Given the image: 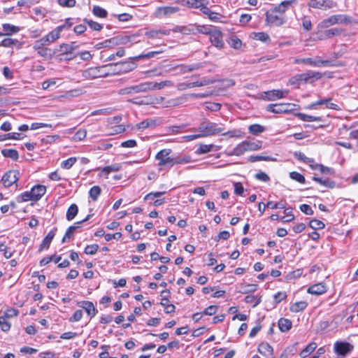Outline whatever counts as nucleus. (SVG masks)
Returning <instances> with one entry per match:
<instances>
[{
    "mask_svg": "<svg viewBox=\"0 0 358 358\" xmlns=\"http://www.w3.org/2000/svg\"><path fill=\"white\" fill-rule=\"evenodd\" d=\"M224 127L222 124L210 122L208 120L203 121L199 127L195 129V132H199L201 138L216 136L224 131Z\"/></svg>",
    "mask_w": 358,
    "mask_h": 358,
    "instance_id": "nucleus-1",
    "label": "nucleus"
},
{
    "mask_svg": "<svg viewBox=\"0 0 358 358\" xmlns=\"http://www.w3.org/2000/svg\"><path fill=\"white\" fill-rule=\"evenodd\" d=\"M136 66L135 60L131 59V57L127 61L108 64L110 76L130 72L135 69Z\"/></svg>",
    "mask_w": 358,
    "mask_h": 358,
    "instance_id": "nucleus-2",
    "label": "nucleus"
},
{
    "mask_svg": "<svg viewBox=\"0 0 358 358\" xmlns=\"http://www.w3.org/2000/svg\"><path fill=\"white\" fill-rule=\"evenodd\" d=\"M110 76L108 64L98 67H92L86 69L83 73V76L89 80L99 78H105Z\"/></svg>",
    "mask_w": 358,
    "mask_h": 358,
    "instance_id": "nucleus-3",
    "label": "nucleus"
},
{
    "mask_svg": "<svg viewBox=\"0 0 358 358\" xmlns=\"http://www.w3.org/2000/svg\"><path fill=\"white\" fill-rule=\"evenodd\" d=\"M286 21L285 15L280 14L276 10L270 9L266 13V22L271 26L279 27Z\"/></svg>",
    "mask_w": 358,
    "mask_h": 358,
    "instance_id": "nucleus-4",
    "label": "nucleus"
},
{
    "mask_svg": "<svg viewBox=\"0 0 358 358\" xmlns=\"http://www.w3.org/2000/svg\"><path fill=\"white\" fill-rule=\"evenodd\" d=\"M322 75L320 72L313 71H308L305 73L298 74L290 80L291 83H294V80L298 82H313L314 80H320Z\"/></svg>",
    "mask_w": 358,
    "mask_h": 358,
    "instance_id": "nucleus-5",
    "label": "nucleus"
},
{
    "mask_svg": "<svg viewBox=\"0 0 358 358\" xmlns=\"http://www.w3.org/2000/svg\"><path fill=\"white\" fill-rule=\"evenodd\" d=\"M171 152V150L170 149H163L157 152L155 156V159L159 161V166L172 167L174 166V159L169 157Z\"/></svg>",
    "mask_w": 358,
    "mask_h": 358,
    "instance_id": "nucleus-6",
    "label": "nucleus"
},
{
    "mask_svg": "<svg viewBox=\"0 0 358 358\" xmlns=\"http://www.w3.org/2000/svg\"><path fill=\"white\" fill-rule=\"evenodd\" d=\"M289 94L287 90H273L264 92L262 98L267 101H273L279 99L285 98Z\"/></svg>",
    "mask_w": 358,
    "mask_h": 358,
    "instance_id": "nucleus-7",
    "label": "nucleus"
},
{
    "mask_svg": "<svg viewBox=\"0 0 358 358\" xmlns=\"http://www.w3.org/2000/svg\"><path fill=\"white\" fill-rule=\"evenodd\" d=\"M294 63L299 64L303 63L312 66H328L331 65V62L329 60H322L319 58L313 59V58H296L294 59Z\"/></svg>",
    "mask_w": 358,
    "mask_h": 358,
    "instance_id": "nucleus-8",
    "label": "nucleus"
},
{
    "mask_svg": "<svg viewBox=\"0 0 358 358\" xmlns=\"http://www.w3.org/2000/svg\"><path fill=\"white\" fill-rule=\"evenodd\" d=\"M147 92L145 83H141L136 85H132L120 89L118 91L120 95H131L134 94Z\"/></svg>",
    "mask_w": 358,
    "mask_h": 358,
    "instance_id": "nucleus-9",
    "label": "nucleus"
},
{
    "mask_svg": "<svg viewBox=\"0 0 358 358\" xmlns=\"http://www.w3.org/2000/svg\"><path fill=\"white\" fill-rule=\"evenodd\" d=\"M19 177L18 171L10 170L3 176L1 181L4 187H9L18 180Z\"/></svg>",
    "mask_w": 358,
    "mask_h": 358,
    "instance_id": "nucleus-10",
    "label": "nucleus"
},
{
    "mask_svg": "<svg viewBox=\"0 0 358 358\" xmlns=\"http://www.w3.org/2000/svg\"><path fill=\"white\" fill-rule=\"evenodd\" d=\"M353 348V345L348 342L337 341L334 344V351L343 357L351 352Z\"/></svg>",
    "mask_w": 358,
    "mask_h": 358,
    "instance_id": "nucleus-11",
    "label": "nucleus"
},
{
    "mask_svg": "<svg viewBox=\"0 0 358 358\" xmlns=\"http://www.w3.org/2000/svg\"><path fill=\"white\" fill-rule=\"evenodd\" d=\"M291 103H275L266 106V110L273 113H287L292 110Z\"/></svg>",
    "mask_w": 358,
    "mask_h": 358,
    "instance_id": "nucleus-12",
    "label": "nucleus"
},
{
    "mask_svg": "<svg viewBox=\"0 0 358 358\" xmlns=\"http://www.w3.org/2000/svg\"><path fill=\"white\" fill-rule=\"evenodd\" d=\"M209 39L212 45L219 49L222 48L224 45L223 34L218 29L213 30V32L210 33V36H209Z\"/></svg>",
    "mask_w": 358,
    "mask_h": 358,
    "instance_id": "nucleus-13",
    "label": "nucleus"
},
{
    "mask_svg": "<svg viewBox=\"0 0 358 358\" xmlns=\"http://www.w3.org/2000/svg\"><path fill=\"white\" fill-rule=\"evenodd\" d=\"M212 83H213V80H209V79H203L200 81H196V82H192V83H179L177 85V88L178 90L182 91V90H185L187 89H189V88H192V87H195L205 86V85H210Z\"/></svg>",
    "mask_w": 358,
    "mask_h": 358,
    "instance_id": "nucleus-14",
    "label": "nucleus"
},
{
    "mask_svg": "<svg viewBox=\"0 0 358 358\" xmlns=\"http://www.w3.org/2000/svg\"><path fill=\"white\" fill-rule=\"evenodd\" d=\"M146 90L154 91V90H159L165 87H172L173 86V83L171 80H164L159 83L157 82H145Z\"/></svg>",
    "mask_w": 358,
    "mask_h": 358,
    "instance_id": "nucleus-15",
    "label": "nucleus"
},
{
    "mask_svg": "<svg viewBox=\"0 0 358 358\" xmlns=\"http://www.w3.org/2000/svg\"><path fill=\"white\" fill-rule=\"evenodd\" d=\"M33 48L37 52L38 55L45 59H52L57 55V51L55 49L41 46H33Z\"/></svg>",
    "mask_w": 358,
    "mask_h": 358,
    "instance_id": "nucleus-16",
    "label": "nucleus"
},
{
    "mask_svg": "<svg viewBox=\"0 0 358 358\" xmlns=\"http://www.w3.org/2000/svg\"><path fill=\"white\" fill-rule=\"evenodd\" d=\"M220 145H216L214 144H199L196 150H195V154L197 155H201L203 154L208 153L211 151H218L220 150Z\"/></svg>",
    "mask_w": 358,
    "mask_h": 358,
    "instance_id": "nucleus-17",
    "label": "nucleus"
},
{
    "mask_svg": "<svg viewBox=\"0 0 358 358\" xmlns=\"http://www.w3.org/2000/svg\"><path fill=\"white\" fill-rule=\"evenodd\" d=\"M77 305L80 308H83L90 318L94 317L97 313L96 308L91 301H82L78 302Z\"/></svg>",
    "mask_w": 358,
    "mask_h": 358,
    "instance_id": "nucleus-18",
    "label": "nucleus"
},
{
    "mask_svg": "<svg viewBox=\"0 0 358 358\" xmlns=\"http://www.w3.org/2000/svg\"><path fill=\"white\" fill-rule=\"evenodd\" d=\"M162 122L159 118L146 119L137 124L139 129H145L149 127H155Z\"/></svg>",
    "mask_w": 358,
    "mask_h": 358,
    "instance_id": "nucleus-19",
    "label": "nucleus"
},
{
    "mask_svg": "<svg viewBox=\"0 0 358 358\" xmlns=\"http://www.w3.org/2000/svg\"><path fill=\"white\" fill-rule=\"evenodd\" d=\"M257 351L265 357H271L273 354V349L270 344L266 342H262L259 344Z\"/></svg>",
    "mask_w": 358,
    "mask_h": 358,
    "instance_id": "nucleus-20",
    "label": "nucleus"
},
{
    "mask_svg": "<svg viewBox=\"0 0 358 358\" xmlns=\"http://www.w3.org/2000/svg\"><path fill=\"white\" fill-rule=\"evenodd\" d=\"M246 151H257L262 148V142L259 140H245L243 141Z\"/></svg>",
    "mask_w": 358,
    "mask_h": 358,
    "instance_id": "nucleus-21",
    "label": "nucleus"
},
{
    "mask_svg": "<svg viewBox=\"0 0 358 358\" xmlns=\"http://www.w3.org/2000/svg\"><path fill=\"white\" fill-rule=\"evenodd\" d=\"M34 201H38L46 192V187L42 185H38L33 187L31 189Z\"/></svg>",
    "mask_w": 358,
    "mask_h": 358,
    "instance_id": "nucleus-22",
    "label": "nucleus"
},
{
    "mask_svg": "<svg viewBox=\"0 0 358 358\" xmlns=\"http://www.w3.org/2000/svg\"><path fill=\"white\" fill-rule=\"evenodd\" d=\"M170 31L166 29H152L145 32V35L150 38H160L162 36L169 35Z\"/></svg>",
    "mask_w": 358,
    "mask_h": 358,
    "instance_id": "nucleus-23",
    "label": "nucleus"
},
{
    "mask_svg": "<svg viewBox=\"0 0 358 358\" xmlns=\"http://www.w3.org/2000/svg\"><path fill=\"white\" fill-rule=\"evenodd\" d=\"M327 292V287L324 283L315 284L308 289V292L311 294L321 295Z\"/></svg>",
    "mask_w": 358,
    "mask_h": 358,
    "instance_id": "nucleus-24",
    "label": "nucleus"
},
{
    "mask_svg": "<svg viewBox=\"0 0 358 358\" xmlns=\"http://www.w3.org/2000/svg\"><path fill=\"white\" fill-rule=\"evenodd\" d=\"M297 3L296 0H286L281 2L278 6L273 8V10H276V11L280 14L285 15V13L287 9L293 4H296Z\"/></svg>",
    "mask_w": 358,
    "mask_h": 358,
    "instance_id": "nucleus-25",
    "label": "nucleus"
},
{
    "mask_svg": "<svg viewBox=\"0 0 358 358\" xmlns=\"http://www.w3.org/2000/svg\"><path fill=\"white\" fill-rule=\"evenodd\" d=\"M56 231L57 228L55 227L48 232L47 236L44 238L42 243L41 244L40 250H42L44 248L47 249L49 248L50 243L52 242V239L54 238L56 234Z\"/></svg>",
    "mask_w": 358,
    "mask_h": 358,
    "instance_id": "nucleus-26",
    "label": "nucleus"
},
{
    "mask_svg": "<svg viewBox=\"0 0 358 358\" xmlns=\"http://www.w3.org/2000/svg\"><path fill=\"white\" fill-rule=\"evenodd\" d=\"M179 10L178 7L175 6H163L157 8L158 16H165L173 14Z\"/></svg>",
    "mask_w": 358,
    "mask_h": 358,
    "instance_id": "nucleus-27",
    "label": "nucleus"
},
{
    "mask_svg": "<svg viewBox=\"0 0 358 358\" xmlns=\"http://www.w3.org/2000/svg\"><path fill=\"white\" fill-rule=\"evenodd\" d=\"M246 152L245 146L242 141L237 144L232 150L227 152L226 154L227 156H241Z\"/></svg>",
    "mask_w": 358,
    "mask_h": 358,
    "instance_id": "nucleus-28",
    "label": "nucleus"
},
{
    "mask_svg": "<svg viewBox=\"0 0 358 358\" xmlns=\"http://www.w3.org/2000/svg\"><path fill=\"white\" fill-rule=\"evenodd\" d=\"M55 51H57V57H62L65 55L71 54L72 52V47L69 45V43H62L57 48H55Z\"/></svg>",
    "mask_w": 358,
    "mask_h": 358,
    "instance_id": "nucleus-29",
    "label": "nucleus"
},
{
    "mask_svg": "<svg viewBox=\"0 0 358 358\" xmlns=\"http://www.w3.org/2000/svg\"><path fill=\"white\" fill-rule=\"evenodd\" d=\"M2 29L4 31L5 36H11L20 31V28L19 27L8 23L3 24Z\"/></svg>",
    "mask_w": 358,
    "mask_h": 358,
    "instance_id": "nucleus-30",
    "label": "nucleus"
},
{
    "mask_svg": "<svg viewBox=\"0 0 358 358\" xmlns=\"http://www.w3.org/2000/svg\"><path fill=\"white\" fill-rule=\"evenodd\" d=\"M0 46L4 47V48H10L13 46H17V48H21L22 43L20 42L17 39L6 38H4L3 41H1V42L0 43Z\"/></svg>",
    "mask_w": 358,
    "mask_h": 358,
    "instance_id": "nucleus-31",
    "label": "nucleus"
},
{
    "mask_svg": "<svg viewBox=\"0 0 358 358\" xmlns=\"http://www.w3.org/2000/svg\"><path fill=\"white\" fill-rule=\"evenodd\" d=\"M313 180L317 183L330 189L334 188L336 186V182L329 178L323 179L322 178L314 176L313 177Z\"/></svg>",
    "mask_w": 358,
    "mask_h": 358,
    "instance_id": "nucleus-32",
    "label": "nucleus"
},
{
    "mask_svg": "<svg viewBox=\"0 0 358 358\" xmlns=\"http://www.w3.org/2000/svg\"><path fill=\"white\" fill-rule=\"evenodd\" d=\"M278 327L282 332L288 331L292 328V323L291 320H289V319L283 318V317L280 318L278 320Z\"/></svg>",
    "mask_w": 358,
    "mask_h": 358,
    "instance_id": "nucleus-33",
    "label": "nucleus"
},
{
    "mask_svg": "<svg viewBox=\"0 0 358 358\" xmlns=\"http://www.w3.org/2000/svg\"><path fill=\"white\" fill-rule=\"evenodd\" d=\"M220 134L224 136H229V138H241L245 136L244 132H243L240 129H235L226 132L222 131Z\"/></svg>",
    "mask_w": 358,
    "mask_h": 358,
    "instance_id": "nucleus-34",
    "label": "nucleus"
},
{
    "mask_svg": "<svg viewBox=\"0 0 358 358\" xmlns=\"http://www.w3.org/2000/svg\"><path fill=\"white\" fill-rule=\"evenodd\" d=\"M317 344L315 342L309 343L303 350H302L299 354L301 358H306L310 354H311L317 348Z\"/></svg>",
    "mask_w": 358,
    "mask_h": 358,
    "instance_id": "nucleus-35",
    "label": "nucleus"
},
{
    "mask_svg": "<svg viewBox=\"0 0 358 358\" xmlns=\"http://www.w3.org/2000/svg\"><path fill=\"white\" fill-rule=\"evenodd\" d=\"M308 303L305 301H301L294 303L289 308L292 313H299L307 307Z\"/></svg>",
    "mask_w": 358,
    "mask_h": 358,
    "instance_id": "nucleus-36",
    "label": "nucleus"
},
{
    "mask_svg": "<svg viewBox=\"0 0 358 358\" xmlns=\"http://www.w3.org/2000/svg\"><path fill=\"white\" fill-rule=\"evenodd\" d=\"M1 154L3 157L10 158L14 161H17L19 158L18 152L14 149H3Z\"/></svg>",
    "mask_w": 358,
    "mask_h": 358,
    "instance_id": "nucleus-37",
    "label": "nucleus"
},
{
    "mask_svg": "<svg viewBox=\"0 0 358 358\" xmlns=\"http://www.w3.org/2000/svg\"><path fill=\"white\" fill-rule=\"evenodd\" d=\"M78 213V206L75 203L71 204L69 207V208L66 211V220L69 221L73 220L75 218V217L77 215Z\"/></svg>",
    "mask_w": 358,
    "mask_h": 358,
    "instance_id": "nucleus-38",
    "label": "nucleus"
},
{
    "mask_svg": "<svg viewBox=\"0 0 358 358\" xmlns=\"http://www.w3.org/2000/svg\"><path fill=\"white\" fill-rule=\"evenodd\" d=\"M63 31V27H57L52 31L49 32L47 36L52 43H54L60 38V34Z\"/></svg>",
    "mask_w": 358,
    "mask_h": 358,
    "instance_id": "nucleus-39",
    "label": "nucleus"
},
{
    "mask_svg": "<svg viewBox=\"0 0 358 358\" xmlns=\"http://www.w3.org/2000/svg\"><path fill=\"white\" fill-rule=\"evenodd\" d=\"M203 13L206 15L210 20L217 22L220 19L221 15L217 13L211 11L208 6L203 8Z\"/></svg>",
    "mask_w": 358,
    "mask_h": 358,
    "instance_id": "nucleus-40",
    "label": "nucleus"
},
{
    "mask_svg": "<svg viewBox=\"0 0 358 358\" xmlns=\"http://www.w3.org/2000/svg\"><path fill=\"white\" fill-rule=\"evenodd\" d=\"M248 131L250 134L257 136L264 132L265 131V128L262 125L254 124L248 127Z\"/></svg>",
    "mask_w": 358,
    "mask_h": 358,
    "instance_id": "nucleus-41",
    "label": "nucleus"
},
{
    "mask_svg": "<svg viewBox=\"0 0 358 358\" xmlns=\"http://www.w3.org/2000/svg\"><path fill=\"white\" fill-rule=\"evenodd\" d=\"M334 24H336V20L334 19V16L331 15V16L323 20L322 21H321L319 23L318 27L320 28L324 29V28H327V27H329L331 25H334Z\"/></svg>",
    "mask_w": 358,
    "mask_h": 358,
    "instance_id": "nucleus-42",
    "label": "nucleus"
},
{
    "mask_svg": "<svg viewBox=\"0 0 358 358\" xmlns=\"http://www.w3.org/2000/svg\"><path fill=\"white\" fill-rule=\"evenodd\" d=\"M257 285L255 284H242L239 287L238 292L242 294H247L249 292H255L257 289Z\"/></svg>",
    "mask_w": 358,
    "mask_h": 358,
    "instance_id": "nucleus-43",
    "label": "nucleus"
},
{
    "mask_svg": "<svg viewBox=\"0 0 358 358\" xmlns=\"http://www.w3.org/2000/svg\"><path fill=\"white\" fill-rule=\"evenodd\" d=\"M297 117H299L300 120L305 122H320L322 121V118L320 117H316L313 115H308L304 113H298L296 115Z\"/></svg>",
    "mask_w": 358,
    "mask_h": 358,
    "instance_id": "nucleus-44",
    "label": "nucleus"
},
{
    "mask_svg": "<svg viewBox=\"0 0 358 358\" xmlns=\"http://www.w3.org/2000/svg\"><path fill=\"white\" fill-rule=\"evenodd\" d=\"M201 67L199 64H193L191 65H181L180 66V72L182 73H185L188 72H191L194 70L199 69Z\"/></svg>",
    "mask_w": 358,
    "mask_h": 358,
    "instance_id": "nucleus-45",
    "label": "nucleus"
},
{
    "mask_svg": "<svg viewBox=\"0 0 358 358\" xmlns=\"http://www.w3.org/2000/svg\"><path fill=\"white\" fill-rule=\"evenodd\" d=\"M92 13L99 17L105 18L107 17L108 12L104 8L99 6H94L92 9Z\"/></svg>",
    "mask_w": 358,
    "mask_h": 358,
    "instance_id": "nucleus-46",
    "label": "nucleus"
},
{
    "mask_svg": "<svg viewBox=\"0 0 358 358\" xmlns=\"http://www.w3.org/2000/svg\"><path fill=\"white\" fill-rule=\"evenodd\" d=\"M101 189L99 186L95 185L91 187L89 192L90 198L94 201H96L99 196L101 194Z\"/></svg>",
    "mask_w": 358,
    "mask_h": 358,
    "instance_id": "nucleus-47",
    "label": "nucleus"
},
{
    "mask_svg": "<svg viewBox=\"0 0 358 358\" xmlns=\"http://www.w3.org/2000/svg\"><path fill=\"white\" fill-rule=\"evenodd\" d=\"M294 157L298 159L299 161H301L303 163L308 164V163H313V159L306 157L303 152H294Z\"/></svg>",
    "mask_w": 358,
    "mask_h": 358,
    "instance_id": "nucleus-48",
    "label": "nucleus"
},
{
    "mask_svg": "<svg viewBox=\"0 0 358 358\" xmlns=\"http://www.w3.org/2000/svg\"><path fill=\"white\" fill-rule=\"evenodd\" d=\"M334 16L336 24H348L351 22L350 17L346 15L338 14Z\"/></svg>",
    "mask_w": 358,
    "mask_h": 358,
    "instance_id": "nucleus-49",
    "label": "nucleus"
},
{
    "mask_svg": "<svg viewBox=\"0 0 358 358\" xmlns=\"http://www.w3.org/2000/svg\"><path fill=\"white\" fill-rule=\"evenodd\" d=\"M17 201L18 202H26L29 201H34V197L32 196L31 191H27L23 193H22L18 197H17Z\"/></svg>",
    "mask_w": 358,
    "mask_h": 358,
    "instance_id": "nucleus-50",
    "label": "nucleus"
},
{
    "mask_svg": "<svg viewBox=\"0 0 358 358\" xmlns=\"http://www.w3.org/2000/svg\"><path fill=\"white\" fill-rule=\"evenodd\" d=\"M191 8H199L203 13V8L206 7L208 1L207 0H192Z\"/></svg>",
    "mask_w": 358,
    "mask_h": 358,
    "instance_id": "nucleus-51",
    "label": "nucleus"
},
{
    "mask_svg": "<svg viewBox=\"0 0 358 358\" xmlns=\"http://www.w3.org/2000/svg\"><path fill=\"white\" fill-rule=\"evenodd\" d=\"M244 301L246 303H254L253 307H255L260 303L261 297H257L254 295H248L245 297Z\"/></svg>",
    "mask_w": 358,
    "mask_h": 358,
    "instance_id": "nucleus-52",
    "label": "nucleus"
},
{
    "mask_svg": "<svg viewBox=\"0 0 358 358\" xmlns=\"http://www.w3.org/2000/svg\"><path fill=\"white\" fill-rule=\"evenodd\" d=\"M289 177L294 180H296L301 184H304L305 182H306V178L305 177L301 174L299 172H296V171H292L289 173Z\"/></svg>",
    "mask_w": 358,
    "mask_h": 358,
    "instance_id": "nucleus-53",
    "label": "nucleus"
},
{
    "mask_svg": "<svg viewBox=\"0 0 358 358\" xmlns=\"http://www.w3.org/2000/svg\"><path fill=\"white\" fill-rule=\"evenodd\" d=\"M0 327L2 331L6 332L10 329V323L5 316H0Z\"/></svg>",
    "mask_w": 358,
    "mask_h": 358,
    "instance_id": "nucleus-54",
    "label": "nucleus"
},
{
    "mask_svg": "<svg viewBox=\"0 0 358 358\" xmlns=\"http://www.w3.org/2000/svg\"><path fill=\"white\" fill-rule=\"evenodd\" d=\"M150 96H146L144 99H132L129 100V102L137 104V105H149L151 103V100L149 99Z\"/></svg>",
    "mask_w": 358,
    "mask_h": 358,
    "instance_id": "nucleus-55",
    "label": "nucleus"
},
{
    "mask_svg": "<svg viewBox=\"0 0 358 358\" xmlns=\"http://www.w3.org/2000/svg\"><path fill=\"white\" fill-rule=\"evenodd\" d=\"M284 213L285 216L281 217V220L283 222H289L292 221L294 219V215L292 213V208H286L284 210Z\"/></svg>",
    "mask_w": 358,
    "mask_h": 358,
    "instance_id": "nucleus-56",
    "label": "nucleus"
},
{
    "mask_svg": "<svg viewBox=\"0 0 358 358\" xmlns=\"http://www.w3.org/2000/svg\"><path fill=\"white\" fill-rule=\"evenodd\" d=\"M76 161L77 159L76 157H70L61 163V167L64 169H69L73 166Z\"/></svg>",
    "mask_w": 358,
    "mask_h": 358,
    "instance_id": "nucleus-57",
    "label": "nucleus"
},
{
    "mask_svg": "<svg viewBox=\"0 0 358 358\" xmlns=\"http://www.w3.org/2000/svg\"><path fill=\"white\" fill-rule=\"evenodd\" d=\"M174 31L181 32L184 34H190L194 33L195 28L193 27L181 26L177 27Z\"/></svg>",
    "mask_w": 358,
    "mask_h": 358,
    "instance_id": "nucleus-58",
    "label": "nucleus"
},
{
    "mask_svg": "<svg viewBox=\"0 0 358 358\" xmlns=\"http://www.w3.org/2000/svg\"><path fill=\"white\" fill-rule=\"evenodd\" d=\"M309 226L310 228L317 230L323 229L325 225L322 221L314 219L310 221Z\"/></svg>",
    "mask_w": 358,
    "mask_h": 358,
    "instance_id": "nucleus-59",
    "label": "nucleus"
},
{
    "mask_svg": "<svg viewBox=\"0 0 358 358\" xmlns=\"http://www.w3.org/2000/svg\"><path fill=\"white\" fill-rule=\"evenodd\" d=\"M229 43L231 48L236 50H239L242 47V41L236 36L231 37Z\"/></svg>",
    "mask_w": 358,
    "mask_h": 358,
    "instance_id": "nucleus-60",
    "label": "nucleus"
},
{
    "mask_svg": "<svg viewBox=\"0 0 358 358\" xmlns=\"http://www.w3.org/2000/svg\"><path fill=\"white\" fill-rule=\"evenodd\" d=\"M50 43H52V41H50V38L47 35L39 39L38 41H36L34 44V46H41L45 47L47 45H49Z\"/></svg>",
    "mask_w": 358,
    "mask_h": 358,
    "instance_id": "nucleus-61",
    "label": "nucleus"
},
{
    "mask_svg": "<svg viewBox=\"0 0 358 358\" xmlns=\"http://www.w3.org/2000/svg\"><path fill=\"white\" fill-rule=\"evenodd\" d=\"M325 4V1H318V0H310L308 3V6L313 8H322Z\"/></svg>",
    "mask_w": 358,
    "mask_h": 358,
    "instance_id": "nucleus-62",
    "label": "nucleus"
},
{
    "mask_svg": "<svg viewBox=\"0 0 358 358\" xmlns=\"http://www.w3.org/2000/svg\"><path fill=\"white\" fill-rule=\"evenodd\" d=\"M85 22L89 25V27L93 29V30H95V31H100L102 28H103V26L96 22H94L93 20H85Z\"/></svg>",
    "mask_w": 358,
    "mask_h": 358,
    "instance_id": "nucleus-63",
    "label": "nucleus"
},
{
    "mask_svg": "<svg viewBox=\"0 0 358 358\" xmlns=\"http://www.w3.org/2000/svg\"><path fill=\"white\" fill-rule=\"evenodd\" d=\"M99 249V245L96 244L88 245L85 248V253L87 255H94Z\"/></svg>",
    "mask_w": 358,
    "mask_h": 358,
    "instance_id": "nucleus-64",
    "label": "nucleus"
}]
</instances>
